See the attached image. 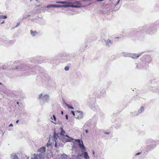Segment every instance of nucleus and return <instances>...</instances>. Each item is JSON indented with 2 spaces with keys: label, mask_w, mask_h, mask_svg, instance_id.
Instances as JSON below:
<instances>
[{
  "label": "nucleus",
  "mask_w": 159,
  "mask_h": 159,
  "mask_svg": "<svg viewBox=\"0 0 159 159\" xmlns=\"http://www.w3.org/2000/svg\"><path fill=\"white\" fill-rule=\"evenodd\" d=\"M141 153V152H139V153H137V154H135V155L137 156V155H139V154H140Z\"/></svg>",
  "instance_id": "obj_21"
},
{
  "label": "nucleus",
  "mask_w": 159,
  "mask_h": 159,
  "mask_svg": "<svg viewBox=\"0 0 159 159\" xmlns=\"http://www.w3.org/2000/svg\"><path fill=\"white\" fill-rule=\"evenodd\" d=\"M66 119L67 120L68 119V116L67 115H66Z\"/></svg>",
  "instance_id": "obj_27"
},
{
  "label": "nucleus",
  "mask_w": 159,
  "mask_h": 159,
  "mask_svg": "<svg viewBox=\"0 0 159 159\" xmlns=\"http://www.w3.org/2000/svg\"><path fill=\"white\" fill-rule=\"evenodd\" d=\"M55 146L56 147H57V143L56 141H55Z\"/></svg>",
  "instance_id": "obj_20"
},
{
  "label": "nucleus",
  "mask_w": 159,
  "mask_h": 159,
  "mask_svg": "<svg viewBox=\"0 0 159 159\" xmlns=\"http://www.w3.org/2000/svg\"><path fill=\"white\" fill-rule=\"evenodd\" d=\"M69 67L68 66H66L65 67V69L67 71L69 70Z\"/></svg>",
  "instance_id": "obj_16"
},
{
  "label": "nucleus",
  "mask_w": 159,
  "mask_h": 159,
  "mask_svg": "<svg viewBox=\"0 0 159 159\" xmlns=\"http://www.w3.org/2000/svg\"><path fill=\"white\" fill-rule=\"evenodd\" d=\"M56 2L59 3L64 4V5L63 6H61V7H71L75 8H79L80 7V1H76L74 3V4H77V5H71L72 4L71 3L68 2H66L64 1H58L57 2Z\"/></svg>",
  "instance_id": "obj_1"
},
{
  "label": "nucleus",
  "mask_w": 159,
  "mask_h": 159,
  "mask_svg": "<svg viewBox=\"0 0 159 159\" xmlns=\"http://www.w3.org/2000/svg\"><path fill=\"white\" fill-rule=\"evenodd\" d=\"M30 33L32 36H34L37 34V32L36 31H33L32 30H31Z\"/></svg>",
  "instance_id": "obj_7"
},
{
  "label": "nucleus",
  "mask_w": 159,
  "mask_h": 159,
  "mask_svg": "<svg viewBox=\"0 0 159 159\" xmlns=\"http://www.w3.org/2000/svg\"><path fill=\"white\" fill-rule=\"evenodd\" d=\"M67 156L66 155H62L60 157L59 159H67Z\"/></svg>",
  "instance_id": "obj_11"
},
{
  "label": "nucleus",
  "mask_w": 159,
  "mask_h": 159,
  "mask_svg": "<svg viewBox=\"0 0 159 159\" xmlns=\"http://www.w3.org/2000/svg\"><path fill=\"white\" fill-rule=\"evenodd\" d=\"M75 141L77 142L80 147V148L81 149L82 152H83L86 150V148L84 146L83 142L82 140L80 139H75Z\"/></svg>",
  "instance_id": "obj_2"
},
{
  "label": "nucleus",
  "mask_w": 159,
  "mask_h": 159,
  "mask_svg": "<svg viewBox=\"0 0 159 159\" xmlns=\"http://www.w3.org/2000/svg\"><path fill=\"white\" fill-rule=\"evenodd\" d=\"M58 137V135L56 133H54L53 135V139L55 141H56V140L57 139V138Z\"/></svg>",
  "instance_id": "obj_8"
},
{
  "label": "nucleus",
  "mask_w": 159,
  "mask_h": 159,
  "mask_svg": "<svg viewBox=\"0 0 159 159\" xmlns=\"http://www.w3.org/2000/svg\"><path fill=\"white\" fill-rule=\"evenodd\" d=\"M1 83L0 82V84H1Z\"/></svg>",
  "instance_id": "obj_35"
},
{
  "label": "nucleus",
  "mask_w": 159,
  "mask_h": 159,
  "mask_svg": "<svg viewBox=\"0 0 159 159\" xmlns=\"http://www.w3.org/2000/svg\"><path fill=\"white\" fill-rule=\"evenodd\" d=\"M32 0H30V1H32ZM36 0V1H38V0Z\"/></svg>",
  "instance_id": "obj_33"
},
{
  "label": "nucleus",
  "mask_w": 159,
  "mask_h": 159,
  "mask_svg": "<svg viewBox=\"0 0 159 159\" xmlns=\"http://www.w3.org/2000/svg\"><path fill=\"white\" fill-rule=\"evenodd\" d=\"M61 113H62V114H63V111H61Z\"/></svg>",
  "instance_id": "obj_30"
},
{
  "label": "nucleus",
  "mask_w": 159,
  "mask_h": 159,
  "mask_svg": "<svg viewBox=\"0 0 159 159\" xmlns=\"http://www.w3.org/2000/svg\"><path fill=\"white\" fill-rule=\"evenodd\" d=\"M107 42H108L111 43V41L110 39H108L107 40Z\"/></svg>",
  "instance_id": "obj_23"
},
{
  "label": "nucleus",
  "mask_w": 159,
  "mask_h": 159,
  "mask_svg": "<svg viewBox=\"0 0 159 159\" xmlns=\"http://www.w3.org/2000/svg\"><path fill=\"white\" fill-rule=\"evenodd\" d=\"M18 122H19V120H16V123L17 124V123H18Z\"/></svg>",
  "instance_id": "obj_26"
},
{
  "label": "nucleus",
  "mask_w": 159,
  "mask_h": 159,
  "mask_svg": "<svg viewBox=\"0 0 159 159\" xmlns=\"http://www.w3.org/2000/svg\"><path fill=\"white\" fill-rule=\"evenodd\" d=\"M84 157L86 159H88L89 158V157L87 152H84Z\"/></svg>",
  "instance_id": "obj_9"
},
{
  "label": "nucleus",
  "mask_w": 159,
  "mask_h": 159,
  "mask_svg": "<svg viewBox=\"0 0 159 159\" xmlns=\"http://www.w3.org/2000/svg\"><path fill=\"white\" fill-rule=\"evenodd\" d=\"M45 151V148L44 147H42L40 148L38 150V152L41 153H43Z\"/></svg>",
  "instance_id": "obj_6"
},
{
  "label": "nucleus",
  "mask_w": 159,
  "mask_h": 159,
  "mask_svg": "<svg viewBox=\"0 0 159 159\" xmlns=\"http://www.w3.org/2000/svg\"><path fill=\"white\" fill-rule=\"evenodd\" d=\"M49 144L48 143H47V146L48 147L49 146Z\"/></svg>",
  "instance_id": "obj_28"
},
{
  "label": "nucleus",
  "mask_w": 159,
  "mask_h": 159,
  "mask_svg": "<svg viewBox=\"0 0 159 159\" xmlns=\"http://www.w3.org/2000/svg\"><path fill=\"white\" fill-rule=\"evenodd\" d=\"M85 132L86 133H88V131L87 129H86L85 130Z\"/></svg>",
  "instance_id": "obj_25"
},
{
  "label": "nucleus",
  "mask_w": 159,
  "mask_h": 159,
  "mask_svg": "<svg viewBox=\"0 0 159 159\" xmlns=\"http://www.w3.org/2000/svg\"><path fill=\"white\" fill-rule=\"evenodd\" d=\"M19 104V102H17V104Z\"/></svg>",
  "instance_id": "obj_32"
},
{
  "label": "nucleus",
  "mask_w": 159,
  "mask_h": 159,
  "mask_svg": "<svg viewBox=\"0 0 159 159\" xmlns=\"http://www.w3.org/2000/svg\"><path fill=\"white\" fill-rule=\"evenodd\" d=\"M9 126H13V125H12V124H11L10 125H9Z\"/></svg>",
  "instance_id": "obj_24"
},
{
  "label": "nucleus",
  "mask_w": 159,
  "mask_h": 159,
  "mask_svg": "<svg viewBox=\"0 0 159 159\" xmlns=\"http://www.w3.org/2000/svg\"><path fill=\"white\" fill-rule=\"evenodd\" d=\"M4 23V21H3L1 23V24H3Z\"/></svg>",
  "instance_id": "obj_29"
},
{
  "label": "nucleus",
  "mask_w": 159,
  "mask_h": 159,
  "mask_svg": "<svg viewBox=\"0 0 159 159\" xmlns=\"http://www.w3.org/2000/svg\"><path fill=\"white\" fill-rule=\"evenodd\" d=\"M75 117L78 119L82 118L83 116V113L82 111H77L75 112Z\"/></svg>",
  "instance_id": "obj_3"
},
{
  "label": "nucleus",
  "mask_w": 159,
  "mask_h": 159,
  "mask_svg": "<svg viewBox=\"0 0 159 159\" xmlns=\"http://www.w3.org/2000/svg\"><path fill=\"white\" fill-rule=\"evenodd\" d=\"M67 107L71 109H73L74 108L73 107H72L71 105H67Z\"/></svg>",
  "instance_id": "obj_15"
},
{
  "label": "nucleus",
  "mask_w": 159,
  "mask_h": 159,
  "mask_svg": "<svg viewBox=\"0 0 159 159\" xmlns=\"http://www.w3.org/2000/svg\"><path fill=\"white\" fill-rule=\"evenodd\" d=\"M40 95L41 96H42V94H41Z\"/></svg>",
  "instance_id": "obj_34"
},
{
  "label": "nucleus",
  "mask_w": 159,
  "mask_h": 159,
  "mask_svg": "<svg viewBox=\"0 0 159 159\" xmlns=\"http://www.w3.org/2000/svg\"><path fill=\"white\" fill-rule=\"evenodd\" d=\"M53 119H54V120L55 121H56V117L54 115H53Z\"/></svg>",
  "instance_id": "obj_19"
},
{
  "label": "nucleus",
  "mask_w": 159,
  "mask_h": 159,
  "mask_svg": "<svg viewBox=\"0 0 159 159\" xmlns=\"http://www.w3.org/2000/svg\"><path fill=\"white\" fill-rule=\"evenodd\" d=\"M13 159H19L18 157H17V156L16 155H15L13 157Z\"/></svg>",
  "instance_id": "obj_17"
},
{
  "label": "nucleus",
  "mask_w": 159,
  "mask_h": 159,
  "mask_svg": "<svg viewBox=\"0 0 159 159\" xmlns=\"http://www.w3.org/2000/svg\"><path fill=\"white\" fill-rule=\"evenodd\" d=\"M105 134H109L110 133H109V132H105Z\"/></svg>",
  "instance_id": "obj_22"
},
{
  "label": "nucleus",
  "mask_w": 159,
  "mask_h": 159,
  "mask_svg": "<svg viewBox=\"0 0 159 159\" xmlns=\"http://www.w3.org/2000/svg\"><path fill=\"white\" fill-rule=\"evenodd\" d=\"M71 112L72 113V114L74 116H76V114H75V113L73 111H71Z\"/></svg>",
  "instance_id": "obj_18"
},
{
  "label": "nucleus",
  "mask_w": 159,
  "mask_h": 159,
  "mask_svg": "<svg viewBox=\"0 0 159 159\" xmlns=\"http://www.w3.org/2000/svg\"><path fill=\"white\" fill-rule=\"evenodd\" d=\"M7 18L6 15H1L0 16V19H5Z\"/></svg>",
  "instance_id": "obj_12"
},
{
  "label": "nucleus",
  "mask_w": 159,
  "mask_h": 159,
  "mask_svg": "<svg viewBox=\"0 0 159 159\" xmlns=\"http://www.w3.org/2000/svg\"><path fill=\"white\" fill-rule=\"evenodd\" d=\"M66 137H68V138H69V139H68V140H67V142H70V141H71L72 140H73V139L72 138H70L68 136V135H66Z\"/></svg>",
  "instance_id": "obj_13"
},
{
  "label": "nucleus",
  "mask_w": 159,
  "mask_h": 159,
  "mask_svg": "<svg viewBox=\"0 0 159 159\" xmlns=\"http://www.w3.org/2000/svg\"><path fill=\"white\" fill-rule=\"evenodd\" d=\"M47 8H50V7H61V5H50L47 6Z\"/></svg>",
  "instance_id": "obj_5"
},
{
  "label": "nucleus",
  "mask_w": 159,
  "mask_h": 159,
  "mask_svg": "<svg viewBox=\"0 0 159 159\" xmlns=\"http://www.w3.org/2000/svg\"><path fill=\"white\" fill-rule=\"evenodd\" d=\"M31 159H36L35 158H32Z\"/></svg>",
  "instance_id": "obj_31"
},
{
  "label": "nucleus",
  "mask_w": 159,
  "mask_h": 159,
  "mask_svg": "<svg viewBox=\"0 0 159 159\" xmlns=\"http://www.w3.org/2000/svg\"><path fill=\"white\" fill-rule=\"evenodd\" d=\"M144 110V108L143 107H141L140 108V109L139 110V112H141L143 111Z\"/></svg>",
  "instance_id": "obj_14"
},
{
  "label": "nucleus",
  "mask_w": 159,
  "mask_h": 159,
  "mask_svg": "<svg viewBox=\"0 0 159 159\" xmlns=\"http://www.w3.org/2000/svg\"><path fill=\"white\" fill-rule=\"evenodd\" d=\"M60 129L61 130L60 134L61 135L65 136V132L63 129V128L62 127H61L60 128Z\"/></svg>",
  "instance_id": "obj_10"
},
{
  "label": "nucleus",
  "mask_w": 159,
  "mask_h": 159,
  "mask_svg": "<svg viewBox=\"0 0 159 159\" xmlns=\"http://www.w3.org/2000/svg\"><path fill=\"white\" fill-rule=\"evenodd\" d=\"M140 55V54L134 53L131 55L130 57L133 59H136L139 57Z\"/></svg>",
  "instance_id": "obj_4"
}]
</instances>
